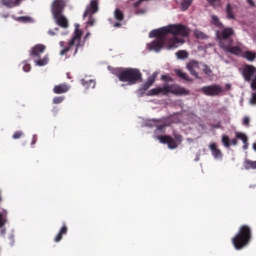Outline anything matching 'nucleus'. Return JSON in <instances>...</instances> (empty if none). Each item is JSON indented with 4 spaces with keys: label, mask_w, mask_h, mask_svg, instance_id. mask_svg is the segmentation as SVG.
Segmentation results:
<instances>
[{
    "label": "nucleus",
    "mask_w": 256,
    "mask_h": 256,
    "mask_svg": "<svg viewBox=\"0 0 256 256\" xmlns=\"http://www.w3.org/2000/svg\"><path fill=\"white\" fill-rule=\"evenodd\" d=\"M251 239H253V231L249 225L240 226L238 232L232 238V245H234V249L237 251L247 247L249 243H251Z\"/></svg>",
    "instance_id": "nucleus-2"
},
{
    "label": "nucleus",
    "mask_w": 256,
    "mask_h": 256,
    "mask_svg": "<svg viewBox=\"0 0 256 256\" xmlns=\"http://www.w3.org/2000/svg\"><path fill=\"white\" fill-rule=\"evenodd\" d=\"M89 35H91L90 33H87L85 36V39H87V37H89Z\"/></svg>",
    "instance_id": "nucleus-52"
},
{
    "label": "nucleus",
    "mask_w": 256,
    "mask_h": 256,
    "mask_svg": "<svg viewBox=\"0 0 256 256\" xmlns=\"http://www.w3.org/2000/svg\"><path fill=\"white\" fill-rule=\"evenodd\" d=\"M116 76L122 83H127V85H137V83L141 81L142 74L137 68H126L120 70Z\"/></svg>",
    "instance_id": "nucleus-5"
},
{
    "label": "nucleus",
    "mask_w": 256,
    "mask_h": 256,
    "mask_svg": "<svg viewBox=\"0 0 256 256\" xmlns=\"http://www.w3.org/2000/svg\"><path fill=\"white\" fill-rule=\"evenodd\" d=\"M63 101H65L64 96H56L53 98L54 105H59V103H63Z\"/></svg>",
    "instance_id": "nucleus-34"
},
{
    "label": "nucleus",
    "mask_w": 256,
    "mask_h": 256,
    "mask_svg": "<svg viewBox=\"0 0 256 256\" xmlns=\"http://www.w3.org/2000/svg\"><path fill=\"white\" fill-rule=\"evenodd\" d=\"M155 79H157V74H153L152 76H150L146 83L151 87L153 83H155Z\"/></svg>",
    "instance_id": "nucleus-36"
},
{
    "label": "nucleus",
    "mask_w": 256,
    "mask_h": 256,
    "mask_svg": "<svg viewBox=\"0 0 256 256\" xmlns=\"http://www.w3.org/2000/svg\"><path fill=\"white\" fill-rule=\"evenodd\" d=\"M176 57L177 59H187V57H189V53L185 50H180L176 52Z\"/></svg>",
    "instance_id": "nucleus-33"
},
{
    "label": "nucleus",
    "mask_w": 256,
    "mask_h": 256,
    "mask_svg": "<svg viewBox=\"0 0 256 256\" xmlns=\"http://www.w3.org/2000/svg\"><path fill=\"white\" fill-rule=\"evenodd\" d=\"M235 137L242 141L244 150L249 149V137H247V134L243 132H235Z\"/></svg>",
    "instance_id": "nucleus-18"
},
{
    "label": "nucleus",
    "mask_w": 256,
    "mask_h": 256,
    "mask_svg": "<svg viewBox=\"0 0 256 256\" xmlns=\"http://www.w3.org/2000/svg\"><path fill=\"white\" fill-rule=\"evenodd\" d=\"M99 11V0H91L90 4L86 7L83 17H93Z\"/></svg>",
    "instance_id": "nucleus-10"
},
{
    "label": "nucleus",
    "mask_w": 256,
    "mask_h": 256,
    "mask_svg": "<svg viewBox=\"0 0 256 256\" xmlns=\"http://www.w3.org/2000/svg\"><path fill=\"white\" fill-rule=\"evenodd\" d=\"M67 231H68L67 225H63L60 231L58 232V234L55 236L54 242L59 243V241L63 239V235H67Z\"/></svg>",
    "instance_id": "nucleus-23"
},
{
    "label": "nucleus",
    "mask_w": 256,
    "mask_h": 256,
    "mask_svg": "<svg viewBox=\"0 0 256 256\" xmlns=\"http://www.w3.org/2000/svg\"><path fill=\"white\" fill-rule=\"evenodd\" d=\"M250 123H251V119L248 116H245L242 120V125H245V127H249Z\"/></svg>",
    "instance_id": "nucleus-39"
},
{
    "label": "nucleus",
    "mask_w": 256,
    "mask_h": 256,
    "mask_svg": "<svg viewBox=\"0 0 256 256\" xmlns=\"http://www.w3.org/2000/svg\"><path fill=\"white\" fill-rule=\"evenodd\" d=\"M158 140L160 143H163L164 145H168V149H177V142L173 137L169 135L165 136H158Z\"/></svg>",
    "instance_id": "nucleus-13"
},
{
    "label": "nucleus",
    "mask_w": 256,
    "mask_h": 256,
    "mask_svg": "<svg viewBox=\"0 0 256 256\" xmlns=\"http://www.w3.org/2000/svg\"><path fill=\"white\" fill-rule=\"evenodd\" d=\"M23 71H25V73H29V71H31V64H24Z\"/></svg>",
    "instance_id": "nucleus-44"
},
{
    "label": "nucleus",
    "mask_w": 256,
    "mask_h": 256,
    "mask_svg": "<svg viewBox=\"0 0 256 256\" xmlns=\"http://www.w3.org/2000/svg\"><path fill=\"white\" fill-rule=\"evenodd\" d=\"M191 3H193V0H182L181 2L182 11H187V9L191 7Z\"/></svg>",
    "instance_id": "nucleus-31"
},
{
    "label": "nucleus",
    "mask_w": 256,
    "mask_h": 256,
    "mask_svg": "<svg viewBox=\"0 0 256 256\" xmlns=\"http://www.w3.org/2000/svg\"><path fill=\"white\" fill-rule=\"evenodd\" d=\"M256 68L253 65H246L243 69V77L245 81H251V77L255 75Z\"/></svg>",
    "instance_id": "nucleus-16"
},
{
    "label": "nucleus",
    "mask_w": 256,
    "mask_h": 256,
    "mask_svg": "<svg viewBox=\"0 0 256 256\" xmlns=\"http://www.w3.org/2000/svg\"><path fill=\"white\" fill-rule=\"evenodd\" d=\"M53 19L56 21V25L62 29H67L69 27V20L65 15L59 14L58 16H53Z\"/></svg>",
    "instance_id": "nucleus-15"
},
{
    "label": "nucleus",
    "mask_w": 256,
    "mask_h": 256,
    "mask_svg": "<svg viewBox=\"0 0 256 256\" xmlns=\"http://www.w3.org/2000/svg\"><path fill=\"white\" fill-rule=\"evenodd\" d=\"M71 89V86L67 83H62L54 86L53 93L55 95H63V93H68V91Z\"/></svg>",
    "instance_id": "nucleus-17"
},
{
    "label": "nucleus",
    "mask_w": 256,
    "mask_h": 256,
    "mask_svg": "<svg viewBox=\"0 0 256 256\" xmlns=\"http://www.w3.org/2000/svg\"><path fill=\"white\" fill-rule=\"evenodd\" d=\"M203 72L205 73V75H211V73H213V70H211V68L207 64H205Z\"/></svg>",
    "instance_id": "nucleus-37"
},
{
    "label": "nucleus",
    "mask_w": 256,
    "mask_h": 256,
    "mask_svg": "<svg viewBox=\"0 0 256 256\" xmlns=\"http://www.w3.org/2000/svg\"><path fill=\"white\" fill-rule=\"evenodd\" d=\"M35 63L38 65V67H45V65L49 63V56L46 55L43 58H38Z\"/></svg>",
    "instance_id": "nucleus-28"
},
{
    "label": "nucleus",
    "mask_w": 256,
    "mask_h": 256,
    "mask_svg": "<svg viewBox=\"0 0 256 256\" xmlns=\"http://www.w3.org/2000/svg\"><path fill=\"white\" fill-rule=\"evenodd\" d=\"M246 169H256V161H246Z\"/></svg>",
    "instance_id": "nucleus-35"
},
{
    "label": "nucleus",
    "mask_w": 256,
    "mask_h": 256,
    "mask_svg": "<svg viewBox=\"0 0 256 256\" xmlns=\"http://www.w3.org/2000/svg\"><path fill=\"white\" fill-rule=\"evenodd\" d=\"M35 143H37V135L36 134H34L32 137L31 145H35Z\"/></svg>",
    "instance_id": "nucleus-47"
},
{
    "label": "nucleus",
    "mask_w": 256,
    "mask_h": 256,
    "mask_svg": "<svg viewBox=\"0 0 256 256\" xmlns=\"http://www.w3.org/2000/svg\"><path fill=\"white\" fill-rule=\"evenodd\" d=\"M162 81H165L166 83L173 82V78L169 75H162L161 76Z\"/></svg>",
    "instance_id": "nucleus-40"
},
{
    "label": "nucleus",
    "mask_w": 256,
    "mask_h": 256,
    "mask_svg": "<svg viewBox=\"0 0 256 256\" xmlns=\"http://www.w3.org/2000/svg\"><path fill=\"white\" fill-rule=\"evenodd\" d=\"M226 87H227V89H230V88H231V85L227 84Z\"/></svg>",
    "instance_id": "nucleus-53"
},
{
    "label": "nucleus",
    "mask_w": 256,
    "mask_h": 256,
    "mask_svg": "<svg viewBox=\"0 0 256 256\" xmlns=\"http://www.w3.org/2000/svg\"><path fill=\"white\" fill-rule=\"evenodd\" d=\"M239 141H237V138H233L232 140L229 139V136L222 135V144L226 147V149H229L231 145L237 146Z\"/></svg>",
    "instance_id": "nucleus-21"
},
{
    "label": "nucleus",
    "mask_w": 256,
    "mask_h": 256,
    "mask_svg": "<svg viewBox=\"0 0 256 256\" xmlns=\"http://www.w3.org/2000/svg\"><path fill=\"white\" fill-rule=\"evenodd\" d=\"M209 149L212 152V155L215 159H222L223 158V152L217 148V143L213 142L209 145Z\"/></svg>",
    "instance_id": "nucleus-20"
},
{
    "label": "nucleus",
    "mask_w": 256,
    "mask_h": 256,
    "mask_svg": "<svg viewBox=\"0 0 256 256\" xmlns=\"http://www.w3.org/2000/svg\"><path fill=\"white\" fill-rule=\"evenodd\" d=\"M23 21H27L29 17H22Z\"/></svg>",
    "instance_id": "nucleus-50"
},
{
    "label": "nucleus",
    "mask_w": 256,
    "mask_h": 256,
    "mask_svg": "<svg viewBox=\"0 0 256 256\" xmlns=\"http://www.w3.org/2000/svg\"><path fill=\"white\" fill-rule=\"evenodd\" d=\"M186 68L190 72V75H193V77L196 79H201L197 73V69H199V62H197V60H191L189 63H187Z\"/></svg>",
    "instance_id": "nucleus-14"
},
{
    "label": "nucleus",
    "mask_w": 256,
    "mask_h": 256,
    "mask_svg": "<svg viewBox=\"0 0 256 256\" xmlns=\"http://www.w3.org/2000/svg\"><path fill=\"white\" fill-rule=\"evenodd\" d=\"M247 3L251 6V7H255V2L253 0H247Z\"/></svg>",
    "instance_id": "nucleus-48"
},
{
    "label": "nucleus",
    "mask_w": 256,
    "mask_h": 256,
    "mask_svg": "<svg viewBox=\"0 0 256 256\" xmlns=\"http://www.w3.org/2000/svg\"><path fill=\"white\" fill-rule=\"evenodd\" d=\"M149 87H151L147 82H145L141 88L140 91L143 93V91H147V89H149Z\"/></svg>",
    "instance_id": "nucleus-42"
},
{
    "label": "nucleus",
    "mask_w": 256,
    "mask_h": 256,
    "mask_svg": "<svg viewBox=\"0 0 256 256\" xmlns=\"http://www.w3.org/2000/svg\"><path fill=\"white\" fill-rule=\"evenodd\" d=\"M191 29L183 24H170L168 26L160 28L155 32V35H173L172 38L168 39V49H177L180 45L185 43V40L179 37H189Z\"/></svg>",
    "instance_id": "nucleus-1"
},
{
    "label": "nucleus",
    "mask_w": 256,
    "mask_h": 256,
    "mask_svg": "<svg viewBox=\"0 0 256 256\" xmlns=\"http://www.w3.org/2000/svg\"><path fill=\"white\" fill-rule=\"evenodd\" d=\"M194 37H196V39H207V34L201 30H194Z\"/></svg>",
    "instance_id": "nucleus-32"
},
{
    "label": "nucleus",
    "mask_w": 256,
    "mask_h": 256,
    "mask_svg": "<svg viewBox=\"0 0 256 256\" xmlns=\"http://www.w3.org/2000/svg\"><path fill=\"white\" fill-rule=\"evenodd\" d=\"M65 7H66L65 0H54L51 4V13L53 17L63 15V12L65 11Z\"/></svg>",
    "instance_id": "nucleus-9"
},
{
    "label": "nucleus",
    "mask_w": 256,
    "mask_h": 256,
    "mask_svg": "<svg viewBox=\"0 0 256 256\" xmlns=\"http://www.w3.org/2000/svg\"><path fill=\"white\" fill-rule=\"evenodd\" d=\"M211 19H212V24H214L215 27H219V29H223V23H221V21L219 20V17L212 15Z\"/></svg>",
    "instance_id": "nucleus-30"
},
{
    "label": "nucleus",
    "mask_w": 256,
    "mask_h": 256,
    "mask_svg": "<svg viewBox=\"0 0 256 256\" xmlns=\"http://www.w3.org/2000/svg\"><path fill=\"white\" fill-rule=\"evenodd\" d=\"M233 35H235V30H233V28H224L223 30L216 32L218 41L232 39L231 37H233Z\"/></svg>",
    "instance_id": "nucleus-11"
},
{
    "label": "nucleus",
    "mask_w": 256,
    "mask_h": 256,
    "mask_svg": "<svg viewBox=\"0 0 256 256\" xmlns=\"http://www.w3.org/2000/svg\"><path fill=\"white\" fill-rule=\"evenodd\" d=\"M200 91L207 97H217V95H221V93H223V88L217 84H214L210 86H204L200 89Z\"/></svg>",
    "instance_id": "nucleus-8"
},
{
    "label": "nucleus",
    "mask_w": 256,
    "mask_h": 256,
    "mask_svg": "<svg viewBox=\"0 0 256 256\" xmlns=\"http://www.w3.org/2000/svg\"><path fill=\"white\" fill-rule=\"evenodd\" d=\"M157 31H161V28L152 30L150 32V37H156L154 41H152L149 44L150 51H155L156 53H159L161 49H163L165 43H169V39L167 38V34H155Z\"/></svg>",
    "instance_id": "nucleus-6"
},
{
    "label": "nucleus",
    "mask_w": 256,
    "mask_h": 256,
    "mask_svg": "<svg viewBox=\"0 0 256 256\" xmlns=\"http://www.w3.org/2000/svg\"><path fill=\"white\" fill-rule=\"evenodd\" d=\"M157 129L156 131H159V133H163L165 131V127H167L166 124L156 125Z\"/></svg>",
    "instance_id": "nucleus-41"
},
{
    "label": "nucleus",
    "mask_w": 256,
    "mask_h": 256,
    "mask_svg": "<svg viewBox=\"0 0 256 256\" xmlns=\"http://www.w3.org/2000/svg\"><path fill=\"white\" fill-rule=\"evenodd\" d=\"M5 225H7V210H3L2 212H0L1 235H5V232H6Z\"/></svg>",
    "instance_id": "nucleus-19"
},
{
    "label": "nucleus",
    "mask_w": 256,
    "mask_h": 256,
    "mask_svg": "<svg viewBox=\"0 0 256 256\" xmlns=\"http://www.w3.org/2000/svg\"><path fill=\"white\" fill-rule=\"evenodd\" d=\"M251 105H256V92L252 93V96L250 98Z\"/></svg>",
    "instance_id": "nucleus-43"
},
{
    "label": "nucleus",
    "mask_w": 256,
    "mask_h": 256,
    "mask_svg": "<svg viewBox=\"0 0 256 256\" xmlns=\"http://www.w3.org/2000/svg\"><path fill=\"white\" fill-rule=\"evenodd\" d=\"M114 27H115V28L121 27V22L118 21V22L114 23Z\"/></svg>",
    "instance_id": "nucleus-49"
},
{
    "label": "nucleus",
    "mask_w": 256,
    "mask_h": 256,
    "mask_svg": "<svg viewBox=\"0 0 256 256\" xmlns=\"http://www.w3.org/2000/svg\"><path fill=\"white\" fill-rule=\"evenodd\" d=\"M83 36V32L81 30H79V28H76L74 31V34L72 36V38L70 39V41L67 43V46H65V41H61L59 43L60 47H62L63 49L60 51V55L63 57V55H67V53H69V51H71V49L75 46V51H74V55H77V53L79 52V49H81V47H83V44L81 43V37Z\"/></svg>",
    "instance_id": "nucleus-4"
},
{
    "label": "nucleus",
    "mask_w": 256,
    "mask_h": 256,
    "mask_svg": "<svg viewBox=\"0 0 256 256\" xmlns=\"http://www.w3.org/2000/svg\"><path fill=\"white\" fill-rule=\"evenodd\" d=\"M218 45L225 53H231V55L236 56L241 55V47L233 46V38L218 40Z\"/></svg>",
    "instance_id": "nucleus-7"
},
{
    "label": "nucleus",
    "mask_w": 256,
    "mask_h": 256,
    "mask_svg": "<svg viewBox=\"0 0 256 256\" xmlns=\"http://www.w3.org/2000/svg\"><path fill=\"white\" fill-rule=\"evenodd\" d=\"M45 49H47V47L43 44L35 45L30 50V57H34L35 59H40L41 54L45 53Z\"/></svg>",
    "instance_id": "nucleus-12"
},
{
    "label": "nucleus",
    "mask_w": 256,
    "mask_h": 256,
    "mask_svg": "<svg viewBox=\"0 0 256 256\" xmlns=\"http://www.w3.org/2000/svg\"><path fill=\"white\" fill-rule=\"evenodd\" d=\"M5 7H17L23 0H1Z\"/></svg>",
    "instance_id": "nucleus-24"
},
{
    "label": "nucleus",
    "mask_w": 256,
    "mask_h": 256,
    "mask_svg": "<svg viewBox=\"0 0 256 256\" xmlns=\"http://www.w3.org/2000/svg\"><path fill=\"white\" fill-rule=\"evenodd\" d=\"M207 1H208L209 5H211V7H215V4L219 3V1H221V0H207Z\"/></svg>",
    "instance_id": "nucleus-45"
},
{
    "label": "nucleus",
    "mask_w": 256,
    "mask_h": 256,
    "mask_svg": "<svg viewBox=\"0 0 256 256\" xmlns=\"http://www.w3.org/2000/svg\"><path fill=\"white\" fill-rule=\"evenodd\" d=\"M90 20L88 21V25H90V27H93L95 25V19H92V16H89Z\"/></svg>",
    "instance_id": "nucleus-46"
},
{
    "label": "nucleus",
    "mask_w": 256,
    "mask_h": 256,
    "mask_svg": "<svg viewBox=\"0 0 256 256\" xmlns=\"http://www.w3.org/2000/svg\"><path fill=\"white\" fill-rule=\"evenodd\" d=\"M225 11L227 19H235V13L233 12V6L231 4L226 5Z\"/></svg>",
    "instance_id": "nucleus-26"
},
{
    "label": "nucleus",
    "mask_w": 256,
    "mask_h": 256,
    "mask_svg": "<svg viewBox=\"0 0 256 256\" xmlns=\"http://www.w3.org/2000/svg\"><path fill=\"white\" fill-rule=\"evenodd\" d=\"M176 75L180 77V79H183L184 81H188L189 83L193 81L191 78H189V75H187V73L183 72V70H176Z\"/></svg>",
    "instance_id": "nucleus-29"
},
{
    "label": "nucleus",
    "mask_w": 256,
    "mask_h": 256,
    "mask_svg": "<svg viewBox=\"0 0 256 256\" xmlns=\"http://www.w3.org/2000/svg\"><path fill=\"white\" fill-rule=\"evenodd\" d=\"M114 18L116 19V21H123V19H125V14L123 13V11H121V9L116 8L114 11Z\"/></svg>",
    "instance_id": "nucleus-27"
},
{
    "label": "nucleus",
    "mask_w": 256,
    "mask_h": 256,
    "mask_svg": "<svg viewBox=\"0 0 256 256\" xmlns=\"http://www.w3.org/2000/svg\"><path fill=\"white\" fill-rule=\"evenodd\" d=\"M241 57H243V59H246V61H250L251 63H253V61H255L256 59V52H253V51H244L241 50V53H240Z\"/></svg>",
    "instance_id": "nucleus-22"
},
{
    "label": "nucleus",
    "mask_w": 256,
    "mask_h": 256,
    "mask_svg": "<svg viewBox=\"0 0 256 256\" xmlns=\"http://www.w3.org/2000/svg\"><path fill=\"white\" fill-rule=\"evenodd\" d=\"M253 149L256 151V143L253 144Z\"/></svg>",
    "instance_id": "nucleus-51"
},
{
    "label": "nucleus",
    "mask_w": 256,
    "mask_h": 256,
    "mask_svg": "<svg viewBox=\"0 0 256 256\" xmlns=\"http://www.w3.org/2000/svg\"><path fill=\"white\" fill-rule=\"evenodd\" d=\"M171 93L172 95H189V90H187L184 87L179 86L178 84H164L162 87H156L154 89H151L148 92L149 96H155V95H168Z\"/></svg>",
    "instance_id": "nucleus-3"
},
{
    "label": "nucleus",
    "mask_w": 256,
    "mask_h": 256,
    "mask_svg": "<svg viewBox=\"0 0 256 256\" xmlns=\"http://www.w3.org/2000/svg\"><path fill=\"white\" fill-rule=\"evenodd\" d=\"M22 137H23V131H16L12 136L13 139H21Z\"/></svg>",
    "instance_id": "nucleus-38"
},
{
    "label": "nucleus",
    "mask_w": 256,
    "mask_h": 256,
    "mask_svg": "<svg viewBox=\"0 0 256 256\" xmlns=\"http://www.w3.org/2000/svg\"><path fill=\"white\" fill-rule=\"evenodd\" d=\"M82 86L85 87V89H95V80L90 79V80H81Z\"/></svg>",
    "instance_id": "nucleus-25"
}]
</instances>
